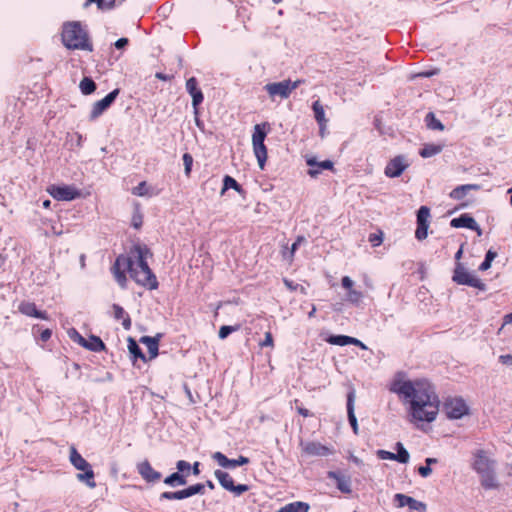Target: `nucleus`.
Segmentation results:
<instances>
[{"label":"nucleus","instance_id":"nucleus-1","mask_svg":"<svg viewBox=\"0 0 512 512\" xmlns=\"http://www.w3.org/2000/svg\"><path fill=\"white\" fill-rule=\"evenodd\" d=\"M388 389L403 404H408L411 422H433L439 412L440 400L434 386L424 378L410 380L403 372L395 374Z\"/></svg>","mask_w":512,"mask_h":512},{"label":"nucleus","instance_id":"nucleus-2","mask_svg":"<svg viewBox=\"0 0 512 512\" xmlns=\"http://www.w3.org/2000/svg\"><path fill=\"white\" fill-rule=\"evenodd\" d=\"M153 253L145 244L133 245L128 254L119 255L111 267L116 282L123 289L127 287L126 272L138 284L149 290L158 288V280L148 265V258H152Z\"/></svg>","mask_w":512,"mask_h":512},{"label":"nucleus","instance_id":"nucleus-3","mask_svg":"<svg viewBox=\"0 0 512 512\" xmlns=\"http://www.w3.org/2000/svg\"><path fill=\"white\" fill-rule=\"evenodd\" d=\"M61 41L69 50L92 52L94 49L90 35L80 21H68L63 23Z\"/></svg>","mask_w":512,"mask_h":512},{"label":"nucleus","instance_id":"nucleus-4","mask_svg":"<svg viewBox=\"0 0 512 512\" xmlns=\"http://www.w3.org/2000/svg\"><path fill=\"white\" fill-rule=\"evenodd\" d=\"M69 460L77 470L83 471V473L77 474V479L79 481H86L90 488H94L96 486L94 471L74 446L70 447Z\"/></svg>","mask_w":512,"mask_h":512},{"label":"nucleus","instance_id":"nucleus-5","mask_svg":"<svg viewBox=\"0 0 512 512\" xmlns=\"http://www.w3.org/2000/svg\"><path fill=\"white\" fill-rule=\"evenodd\" d=\"M267 127L268 123L256 124L252 134L253 151L261 169L264 168L265 162L267 160V148L264 144L267 135Z\"/></svg>","mask_w":512,"mask_h":512},{"label":"nucleus","instance_id":"nucleus-6","mask_svg":"<svg viewBox=\"0 0 512 512\" xmlns=\"http://www.w3.org/2000/svg\"><path fill=\"white\" fill-rule=\"evenodd\" d=\"M304 81L297 79L295 81L283 80L281 82L268 83L264 86V89L268 93L271 100H275L276 97L281 99H287L292 91L297 89Z\"/></svg>","mask_w":512,"mask_h":512},{"label":"nucleus","instance_id":"nucleus-7","mask_svg":"<svg viewBox=\"0 0 512 512\" xmlns=\"http://www.w3.org/2000/svg\"><path fill=\"white\" fill-rule=\"evenodd\" d=\"M214 475L223 489L231 492L234 496H240L249 490L246 484H235L232 476L223 470H215Z\"/></svg>","mask_w":512,"mask_h":512},{"label":"nucleus","instance_id":"nucleus-8","mask_svg":"<svg viewBox=\"0 0 512 512\" xmlns=\"http://www.w3.org/2000/svg\"><path fill=\"white\" fill-rule=\"evenodd\" d=\"M47 192L57 201H72L81 196L80 190L72 185H50Z\"/></svg>","mask_w":512,"mask_h":512},{"label":"nucleus","instance_id":"nucleus-9","mask_svg":"<svg viewBox=\"0 0 512 512\" xmlns=\"http://www.w3.org/2000/svg\"><path fill=\"white\" fill-rule=\"evenodd\" d=\"M496 463L482 454V487L485 489H496L499 482L495 474Z\"/></svg>","mask_w":512,"mask_h":512},{"label":"nucleus","instance_id":"nucleus-10","mask_svg":"<svg viewBox=\"0 0 512 512\" xmlns=\"http://www.w3.org/2000/svg\"><path fill=\"white\" fill-rule=\"evenodd\" d=\"M452 280L459 285L480 288V280L468 272L464 264L461 262H457L455 264Z\"/></svg>","mask_w":512,"mask_h":512},{"label":"nucleus","instance_id":"nucleus-11","mask_svg":"<svg viewBox=\"0 0 512 512\" xmlns=\"http://www.w3.org/2000/svg\"><path fill=\"white\" fill-rule=\"evenodd\" d=\"M443 411L449 419H459L468 413V406L460 398H450L444 402Z\"/></svg>","mask_w":512,"mask_h":512},{"label":"nucleus","instance_id":"nucleus-12","mask_svg":"<svg viewBox=\"0 0 512 512\" xmlns=\"http://www.w3.org/2000/svg\"><path fill=\"white\" fill-rule=\"evenodd\" d=\"M430 219V209L427 206H421L417 211V228L415 237L419 241H423L428 236V228Z\"/></svg>","mask_w":512,"mask_h":512},{"label":"nucleus","instance_id":"nucleus-13","mask_svg":"<svg viewBox=\"0 0 512 512\" xmlns=\"http://www.w3.org/2000/svg\"><path fill=\"white\" fill-rule=\"evenodd\" d=\"M119 93L120 90L116 88L108 93L103 99L96 101L90 112V120H95L102 115V113L112 105Z\"/></svg>","mask_w":512,"mask_h":512},{"label":"nucleus","instance_id":"nucleus-14","mask_svg":"<svg viewBox=\"0 0 512 512\" xmlns=\"http://www.w3.org/2000/svg\"><path fill=\"white\" fill-rule=\"evenodd\" d=\"M302 452L307 456H329L334 453L332 447L321 444L316 441L301 442L300 444Z\"/></svg>","mask_w":512,"mask_h":512},{"label":"nucleus","instance_id":"nucleus-15","mask_svg":"<svg viewBox=\"0 0 512 512\" xmlns=\"http://www.w3.org/2000/svg\"><path fill=\"white\" fill-rule=\"evenodd\" d=\"M136 470L142 479L147 483L154 484L159 482L162 478V474L156 471L147 459L138 462L136 465Z\"/></svg>","mask_w":512,"mask_h":512},{"label":"nucleus","instance_id":"nucleus-16","mask_svg":"<svg viewBox=\"0 0 512 512\" xmlns=\"http://www.w3.org/2000/svg\"><path fill=\"white\" fill-rule=\"evenodd\" d=\"M186 90L189 95L192 97V106L194 109V114L197 116L199 113V105L204 100V95L202 90L198 86V80L195 77H190L186 81Z\"/></svg>","mask_w":512,"mask_h":512},{"label":"nucleus","instance_id":"nucleus-17","mask_svg":"<svg viewBox=\"0 0 512 512\" xmlns=\"http://www.w3.org/2000/svg\"><path fill=\"white\" fill-rule=\"evenodd\" d=\"M407 167L408 164L405 162L404 157L399 155L387 163L384 173L389 178H396L399 177Z\"/></svg>","mask_w":512,"mask_h":512},{"label":"nucleus","instance_id":"nucleus-18","mask_svg":"<svg viewBox=\"0 0 512 512\" xmlns=\"http://www.w3.org/2000/svg\"><path fill=\"white\" fill-rule=\"evenodd\" d=\"M212 458L223 468H235L249 463V458L239 456L237 459H229L222 452H215Z\"/></svg>","mask_w":512,"mask_h":512},{"label":"nucleus","instance_id":"nucleus-19","mask_svg":"<svg viewBox=\"0 0 512 512\" xmlns=\"http://www.w3.org/2000/svg\"><path fill=\"white\" fill-rule=\"evenodd\" d=\"M18 311L28 317H34L38 319L47 320L48 315L46 311H40L37 309L35 303L29 301H22L18 305Z\"/></svg>","mask_w":512,"mask_h":512},{"label":"nucleus","instance_id":"nucleus-20","mask_svg":"<svg viewBox=\"0 0 512 512\" xmlns=\"http://www.w3.org/2000/svg\"><path fill=\"white\" fill-rule=\"evenodd\" d=\"M394 499L397 501L398 507L408 506L411 510L417 511H425L426 509V505L424 503L401 493L395 494Z\"/></svg>","mask_w":512,"mask_h":512},{"label":"nucleus","instance_id":"nucleus-21","mask_svg":"<svg viewBox=\"0 0 512 512\" xmlns=\"http://www.w3.org/2000/svg\"><path fill=\"white\" fill-rule=\"evenodd\" d=\"M342 287L348 290L347 300L352 304H359L363 298V293L361 291L353 289V281L350 277L344 276L341 279Z\"/></svg>","mask_w":512,"mask_h":512},{"label":"nucleus","instance_id":"nucleus-22","mask_svg":"<svg viewBox=\"0 0 512 512\" xmlns=\"http://www.w3.org/2000/svg\"><path fill=\"white\" fill-rule=\"evenodd\" d=\"M307 165L310 166V169L308 170V174L311 177L318 176L323 169L325 170H332L334 167V164L330 160H325L322 162H317L314 158L307 159Z\"/></svg>","mask_w":512,"mask_h":512},{"label":"nucleus","instance_id":"nucleus-23","mask_svg":"<svg viewBox=\"0 0 512 512\" xmlns=\"http://www.w3.org/2000/svg\"><path fill=\"white\" fill-rule=\"evenodd\" d=\"M328 478L333 479L336 483L337 488L343 493L351 492L350 478L341 474L340 472L329 471L327 473Z\"/></svg>","mask_w":512,"mask_h":512},{"label":"nucleus","instance_id":"nucleus-24","mask_svg":"<svg viewBox=\"0 0 512 512\" xmlns=\"http://www.w3.org/2000/svg\"><path fill=\"white\" fill-rule=\"evenodd\" d=\"M159 338L160 335L156 337H150V336H143L140 338V342L145 344L148 353H149V360L154 359L158 356L159 351Z\"/></svg>","mask_w":512,"mask_h":512},{"label":"nucleus","instance_id":"nucleus-25","mask_svg":"<svg viewBox=\"0 0 512 512\" xmlns=\"http://www.w3.org/2000/svg\"><path fill=\"white\" fill-rule=\"evenodd\" d=\"M354 399H355V393L354 391H351L347 395V415L349 423L353 429L354 434H358V423L357 419L354 413Z\"/></svg>","mask_w":512,"mask_h":512},{"label":"nucleus","instance_id":"nucleus-26","mask_svg":"<svg viewBox=\"0 0 512 512\" xmlns=\"http://www.w3.org/2000/svg\"><path fill=\"white\" fill-rule=\"evenodd\" d=\"M112 314L113 317L118 320L122 321V325L124 329L129 330L131 328L132 322L129 314L118 304L112 305Z\"/></svg>","mask_w":512,"mask_h":512},{"label":"nucleus","instance_id":"nucleus-27","mask_svg":"<svg viewBox=\"0 0 512 512\" xmlns=\"http://www.w3.org/2000/svg\"><path fill=\"white\" fill-rule=\"evenodd\" d=\"M476 221L464 214V215H461L460 217L458 218H454L451 220V226L454 227V228H462V227H465V228H471V229H476L478 234L480 235V230L477 229L476 227Z\"/></svg>","mask_w":512,"mask_h":512},{"label":"nucleus","instance_id":"nucleus-28","mask_svg":"<svg viewBox=\"0 0 512 512\" xmlns=\"http://www.w3.org/2000/svg\"><path fill=\"white\" fill-rule=\"evenodd\" d=\"M127 341H128V350L131 355V359H132L133 363H135L137 359H140L141 361L146 363L148 361V359H147L146 355L142 352L141 348L139 347V345L137 344L135 339L132 337H129Z\"/></svg>","mask_w":512,"mask_h":512},{"label":"nucleus","instance_id":"nucleus-29","mask_svg":"<svg viewBox=\"0 0 512 512\" xmlns=\"http://www.w3.org/2000/svg\"><path fill=\"white\" fill-rule=\"evenodd\" d=\"M82 347L93 352H101L106 348L101 338L95 335H90L89 338H87L86 341L82 343Z\"/></svg>","mask_w":512,"mask_h":512},{"label":"nucleus","instance_id":"nucleus-30","mask_svg":"<svg viewBox=\"0 0 512 512\" xmlns=\"http://www.w3.org/2000/svg\"><path fill=\"white\" fill-rule=\"evenodd\" d=\"M228 189H234L240 195L245 194V190L233 177L225 175L223 178V187L221 189L220 194L224 195Z\"/></svg>","mask_w":512,"mask_h":512},{"label":"nucleus","instance_id":"nucleus-31","mask_svg":"<svg viewBox=\"0 0 512 512\" xmlns=\"http://www.w3.org/2000/svg\"><path fill=\"white\" fill-rule=\"evenodd\" d=\"M444 148L443 144L427 143L420 149L419 154L423 158H429L439 154Z\"/></svg>","mask_w":512,"mask_h":512},{"label":"nucleus","instance_id":"nucleus-32","mask_svg":"<svg viewBox=\"0 0 512 512\" xmlns=\"http://www.w3.org/2000/svg\"><path fill=\"white\" fill-rule=\"evenodd\" d=\"M479 188L476 184L461 185L454 188L450 192V197L455 200L463 199L470 190H477Z\"/></svg>","mask_w":512,"mask_h":512},{"label":"nucleus","instance_id":"nucleus-33","mask_svg":"<svg viewBox=\"0 0 512 512\" xmlns=\"http://www.w3.org/2000/svg\"><path fill=\"white\" fill-rule=\"evenodd\" d=\"M312 110L314 113V117L318 125H324L328 123V119L325 117V110L323 105L319 100H316L312 104Z\"/></svg>","mask_w":512,"mask_h":512},{"label":"nucleus","instance_id":"nucleus-34","mask_svg":"<svg viewBox=\"0 0 512 512\" xmlns=\"http://www.w3.org/2000/svg\"><path fill=\"white\" fill-rule=\"evenodd\" d=\"M309 508L308 503L296 501L283 506L278 512H308Z\"/></svg>","mask_w":512,"mask_h":512},{"label":"nucleus","instance_id":"nucleus-35","mask_svg":"<svg viewBox=\"0 0 512 512\" xmlns=\"http://www.w3.org/2000/svg\"><path fill=\"white\" fill-rule=\"evenodd\" d=\"M188 474H182L180 473L179 471L177 472H174L172 474H170L169 476H167L163 482L166 484V485H169V486H176V485H185L187 483V479H186V476Z\"/></svg>","mask_w":512,"mask_h":512},{"label":"nucleus","instance_id":"nucleus-36","mask_svg":"<svg viewBox=\"0 0 512 512\" xmlns=\"http://www.w3.org/2000/svg\"><path fill=\"white\" fill-rule=\"evenodd\" d=\"M188 497V493L185 489L178 490V491H165L160 494V500H182L186 499Z\"/></svg>","mask_w":512,"mask_h":512},{"label":"nucleus","instance_id":"nucleus-37","mask_svg":"<svg viewBox=\"0 0 512 512\" xmlns=\"http://www.w3.org/2000/svg\"><path fill=\"white\" fill-rule=\"evenodd\" d=\"M80 91L83 95H90L96 90V83L90 77H84L79 84Z\"/></svg>","mask_w":512,"mask_h":512},{"label":"nucleus","instance_id":"nucleus-38","mask_svg":"<svg viewBox=\"0 0 512 512\" xmlns=\"http://www.w3.org/2000/svg\"><path fill=\"white\" fill-rule=\"evenodd\" d=\"M327 342L337 346H345L354 343L353 337L346 335H331L329 338H327Z\"/></svg>","mask_w":512,"mask_h":512},{"label":"nucleus","instance_id":"nucleus-39","mask_svg":"<svg viewBox=\"0 0 512 512\" xmlns=\"http://www.w3.org/2000/svg\"><path fill=\"white\" fill-rule=\"evenodd\" d=\"M397 453L395 454V461H398L400 463H407L409 461V453L404 448L403 444L398 442L396 444Z\"/></svg>","mask_w":512,"mask_h":512},{"label":"nucleus","instance_id":"nucleus-40","mask_svg":"<svg viewBox=\"0 0 512 512\" xmlns=\"http://www.w3.org/2000/svg\"><path fill=\"white\" fill-rule=\"evenodd\" d=\"M426 123H427V126L428 128L432 129V130H443L444 129V126L443 124L440 122V120H438L434 113L430 112L426 115Z\"/></svg>","mask_w":512,"mask_h":512},{"label":"nucleus","instance_id":"nucleus-41","mask_svg":"<svg viewBox=\"0 0 512 512\" xmlns=\"http://www.w3.org/2000/svg\"><path fill=\"white\" fill-rule=\"evenodd\" d=\"M132 194L136 196H147L149 195V188L146 181L140 182L136 187L132 189Z\"/></svg>","mask_w":512,"mask_h":512},{"label":"nucleus","instance_id":"nucleus-42","mask_svg":"<svg viewBox=\"0 0 512 512\" xmlns=\"http://www.w3.org/2000/svg\"><path fill=\"white\" fill-rule=\"evenodd\" d=\"M240 329V325H235V326H227V325H224V326H221L220 329H219V338L220 339H225L228 337L229 334H231L232 332H235L237 330Z\"/></svg>","mask_w":512,"mask_h":512},{"label":"nucleus","instance_id":"nucleus-43","mask_svg":"<svg viewBox=\"0 0 512 512\" xmlns=\"http://www.w3.org/2000/svg\"><path fill=\"white\" fill-rule=\"evenodd\" d=\"M204 490L205 484L203 483H197L186 488L188 497L194 496L196 494H204Z\"/></svg>","mask_w":512,"mask_h":512},{"label":"nucleus","instance_id":"nucleus-44","mask_svg":"<svg viewBox=\"0 0 512 512\" xmlns=\"http://www.w3.org/2000/svg\"><path fill=\"white\" fill-rule=\"evenodd\" d=\"M283 283L286 286V288L288 290H290L291 292L299 290L302 294H306L305 287L299 285L298 283L293 282L292 280L284 278Z\"/></svg>","mask_w":512,"mask_h":512},{"label":"nucleus","instance_id":"nucleus-45","mask_svg":"<svg viewBox=\"0 0 512 512\" xmlns=\"http://www.w3.org/2000/svg\"><path fill=\"white\" fill-rule=\"evenodd\" d=\"M182 159H183V163H184V167H185V169H184L185 175L187 177H189L191 174V170H192L193 157L189 153H184Z\"/></svg>","mask_w":512,"mask_h":512},{"label":"nucleus","instance_id":"nucleus-46","mask_svg":"<svg viewBox=\"0 0 512 512\" xmlns=\"http://www.w3.org/2000/svg\"><path fill=\"white\" fill-rule=\"evenodd\" d=\"M497 253L492 250H488L484 261H482V271L490 268L492 261L496 258Z\"/></svg>","mask_w":512,"mask_h":512},{"label":"nucleus","instance_id":"nucleus-47","mask_svg":"<svg viewBox=\"0 0 512 512\" xmlns=\"http://www.w3.org/2000/svg\"><path fill=\"white\" fill-rule=\"evenodd\" d=\"M131 224L132 226L135 228V229H139L142 224H143V215L142 213L137 210L133 216H132V219H131Z\"/></svg>","mask_w":512,"mask_h":512},{"label":"nucleus","instance_id":"nucleus-48","mask_svg":"<svg viewBox=\"0 0 512 512\" xmlns=\"http://www.w3.org/2000/svg\"><path fill=\"white\" fill-rule=\"evenodd\" d=\"M259 346L261 348H263V347L273 348L274 347V340H273L272 333L270 331H267L265 333V338L263 341L259 342Z\"/></svg>","mask_w":512,"mask_h":512},{"label":"nucleus","instance_id":"nucleus-49","mask_svg":"<svg viewBox=\"0 0 512 512\" xmlns=\"http://www.w3.org/2000/svg\"><path fill=\"white\" fill-rule=\"evenodd\" d=\"M95 3L97 5V8L101 11L107 10V2L106 0H86L84 6L87 7L90 4Z\"/></svg>","mask_w":512,"mask_h":512},{"label":"nucleus","instance_id":"nucleus-50","mask_svg":"<svg viewBox=\"0 0 512 512\" xmlns=\"http://www.w3.org/2000/svg\"><path fill=\"white\" fill-rule=\"evenodd\" d=\"M176 468L180 473L184 474L185 471L188 472L191 469V464L185 460H179L176 464Z\"/></svg>","mask_w":512,"mask_h":512},{"label":"nucleus","instance_id":"nucleus-51","mask_svg":"<svg viewBox=\"0 0 512 512\" xmlns=\"http://www.w3.org/2000/svg\"><path fill=\"white\" fill-rule=\"evenodd\" d=\"M383 241L382 234H375L372 233L369 235V242L372 244V246H379Z\"/></svg>","mask_w":512,"mask_h":512},{"label":"nucleus","instance_id":"nucleus-52","mask_svg":"<svg viewBox=\"0 0 512 512\" xmlns=\"http://www.w3.org/2000/svg\"><path fill=\"white\" fill-rule=\"evenodd\" d=\"M69 334H70L71 339H73L75 342H77L81 346H82V343H84L86 341V338H84L75 329H72V331Z\"/></svg>","mask_w":512,"mask_h":512},{"label":"nucleus","instance_id":"nucleus-53","mask_svg":"<svg viewBox=\"0 0 512 512\" xmlns=\"http://www.w3.org/2000/svg\"><path fill=\"white\" fill-rule=\"evenodd\" d=\"M380 459L383 460H395V453L386 451V450H379L377 452Z\"/></svg>","mask_w":512,"mask_h":512},{"label":"nucleus","instance_id":"nucleus-54","mask_svg":"<svg viewBox=\"0 0 512 512\" xmlns=\"http://www.w3.org/2000/svg\"><path fill=\"white\" fill-rule=\"evenodd\" d=\"M294 402L296 404L297 412L301 416H303L304 418H307V417H310L312 415L308 409L304 408L303 406H299L298 405L300 403L298 399H295Z\"/></svg>","mask_w":512,"mask_h":512},{"label":"nucleus","instance_id":"nucleus-55","mask_svg":"<svg viewBox=\"0 0 512 512\" xmlns=\"http://www.w3.org/2000/svg\"><path fill=\"white\" fill-rule=\"evenodd\" d=\"M418 473L422 476V477H428L431 473H432V469L430 468V466L426 465V466H420L418 468Z\"/></svg>","mask_w":512,"mask_h":512},{"label":"nucleus","instance_id":"nucleus-56","mask_svg":"<svg viewBox=\"0 0 512 512\" xmlns=\"http://www.w3.org/2000/svg\"><path fill=\"white\" fill-rule=\"evenodd\" d=\"M303 240V237H298L297 240L292 244L291 248H290V260L292 261L293 257H294V253L295 251L297 250L299 244L301 243V241Z\"/></svg>","mask_w":512,"mask_h":512},{"label":"nucleus","instance_id":"nucleus-57","mask_svg":"<svg viewBox=\"0 0 512 512\" xmlns=\"http://www.w3.org/2000/svg\"><path fill=\"white\" fill-rule=\"evenodd\" d=\"M472 467L475 471L480 472V453L476 452L474 454V461L472 463Z\"/></svg>","mask_w":512,"mask_h":512},{"label":"nucleus","instance_id":"nucleus-58","mask_svg":"<svg viewBox=\"0 0 512 512\" xmlns=\"http://www.w3.org/2000/svg\"><path fill=\"white\" fill-rule=\"evenodd\" d=\"M155 77L162 81H171L173 79V75H167L162 72H157L155 74Z\"/></svg>","mask_w":512,"mask_h":512},{"label":"nucleus","instance_id":"nucleus-59","mask_svg":"<svg viewBox=\"0 0 512 512\" xmlns=\"http://www.w3.org/2000/svg\"><path fill=\"white\" fill-rule=\"evenodd\" d=\"M52 332L50 329H45L41 332L40 338L42 341L46 342L51 338Z\"/></svg>","mask_w":512,"mask_h":512},{"label":"nucleus","instance_id":"nucleus-60","mask_svg":"<svg viewBox=\"0 0 512 512\" xmlns=\"http://www.w3.org/2000/svg\"><path fill=\"white\" fill-rule=\"evenodd\" d=\"M129 40L127 38H120L115 42V47L117 49H121L128 44Z\"/></svg>","mask_w":512,"mask_h":512},{"label":"nucleus","instance_id":"nucleus-61","mask_svg":"<svg viewBox=\"0 0 512 512\" xmlns=\"http://www.w3.org/2000/svg\"><path fill=\"white\" fill-rule=\"evenodd\" d=\"M124 0H106L107 10H111L116 7L117 4H121Z\"/></svg>","mask_w":512,"mask_h":512},{"label":"nucleus","instance_id":"nucleus-62","mask_svg":"<svg viewBox=\"0 0 512 512\" xmlns=\"http://www.w3.org/2000/svg\"><path fill=\"white\" fill-rule=\"evenodd\" d=\"M200 462L196 461L193 463V465H191V469H192V473L195 475V476H198L200 474Z\"/></svg>","mask_w":512,"mask_h":512},{"label":"nucleus","instance_id":"nucleus-63","mask_svg":"<svg viewBox=\"0 0 512 512\" xmlns=\"http://www.w3.org/2000/svg\"><path fill=\"white\" fill-rule=\"evenodd\" d=\"M500 360L504 364L512 363V356L511 355H502V356H500Z\"/></svg>","mask_w":512,"mask_h":512},{"label":"nucleus","instance_id":"nucleus-64","mask_svg":"<svg viewBox=\"0 0 512 512\" xmlns=\"http://www.w3.org/2000/svg\"><path fill=\"white\" fill-rule=\"evenodd\" d=\"M512 323V313L505 315L503 325Z\"/></svg>","mask_w":512,"mask_h":512}]
</instances>
